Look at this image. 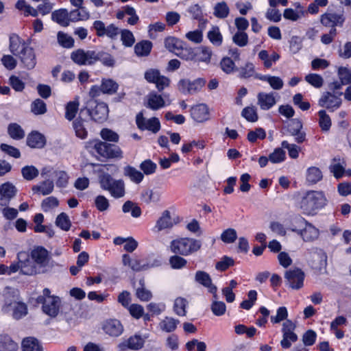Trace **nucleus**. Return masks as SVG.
<instances>
[{
  "mask_svg": "<svg viewBox=\"0 0 351 351\" xmlns=\"http://www.w3.org/2000/svg\"><path fill=\"white\" fill-rule=\"evenodd\" d=\"M173 226V223L170 216V213L165 210L162 213L161 217L157 220L153 230L160 232L164 229L170 228Z\"/></svg>",
  "mask_w": 351,
  "mask_h": 351,
  "instance_id": "31",
  "label": "nucleus"
},
{
  "mask_svg": "<svg viewBox=\"0 0 351 351\" xmlns=\"http://www.w3.org/2000/svg\"><path fill=\"white\" fill-rule=\"evenodd\" d=\"M241 116L249 122H256L258 119L257 109L253 106L244 108L241 111Z\"/></svg>",
  "mask_w": 351,
  "mask_h": 351,
  "instance_id": "48",
  "label": "nucleus"
},
{
  "mask_svg": "<svg viewBox=\"0 0 351 351\" xmlns=\"http://www.w3.org/2000/svg\"><path fill=\"white\" fill-rule=\"evenodd\" d=\"M21 173L26 180H32L38 176L39 171L33 165H27L22 168Z\"/></svg>",
  "mask_w": 351,
  "mask_h": 351,
  "instance_id": "57",
  "label": "nucleus"
},
{
  "mask_svg": "<svg viewBox=\"0 0 351 351\" xmlns=\"http://www.w3.org/2000/svg\"><path fill=\"white\" fill-rule=\"evenodd\" d=\"M165 101L162 95L155 92H152L147 96L146 106L153 110H159L165 107Z\"/></svg>",
  "mask_w": 351,
  "mask_h": 351,
  "instance_id": "26",
  "label": "nucleus"
},
{
  "mask_svg": "<svg viewBox=\"0 0 351 351\" xmlns=\"http://www.w3.org/2000/svg\"><path fill=\"white\" fill-rule=\"evenodd\" d=\"M232 42L239 47L248 44V36L245 32H237L232 36Z\"/></svg>",
  "mask_w": 351,
  "mask_h": 351,
  "instance_id": "60",
  "label": "nucleus"
},
{
  "mask_svg": "<svg viewBox=\"0 0 351 351\" xmlns=\"http://www.w3.org/2000/svg\"><path fill=\"white\" fill-rule=\"evenodd\" d=\"M17 347V343L10 336L0 335V351H16Z\"/></svg>",
  "mask_w": 351,
  "mask_h": 351,
  "instance_id": "40",
  "label": "nucleus"
},
{
  "mask_svg": "<svg viewBox=\"0 0 351 351\" xmlns=\"http://www.w3.org/2000/svg\"><path fill=\"white\" fill-rule=\"evenodd\" d=\"M305 80L306 82L316 88L322 87L324 84L323 77L317 73L308 74L305 76Z\"/></svg>",
  "mask_w": 351,
  "mask_h": 351,
  "instance_id": "59",
  "label": "nucleus"
},
{
  "mask_svg": "<svg viewBox=\"0 0 351 351\" xmlns=\"http://www.w3.org/2000/svg\"><path fill=\"white\" fill-rule=\"evenodd\" d=\"M56 224L58 227L64 231H68L71 226L69 216L64 213H62L58 215L56 220Z\"/></svg>",
  "mask_w": 351,
  "mask_h": 351,
  "instance_id": "56",
  "label": "nucleus"
},
{
  "mask_svg": "<svg viewBox=\"0 0 351 351\" xmlns=\"http://www.w3.org/2000/svg\"><path fill=\"white\" fill-rule=\"evenodd\" d=\"M152 43L149 40H142L134 46L135 54L138 57L147 56L152 50Z\"/></svg>",
  "mask_w": 351,
  "mask_h": 351,
  "instance_id": "36",
  "label": "nucleus"
},
{
  "mask_svg": "<svg viewBox=\"0 0 351 351\" xmlns=\"http://www.w3.org/2000/svg\"><path fill=\"white\" fill-rule=\"evenodd\" d=\"M141 170L143 171V175H151L155 173L157 165L155 162L149 159L143 161L139 166Z\"/></svg>",
  "mask_w": 351,
  "mask_h": 351,
  "instance_id": "61",
  "label": "nucleus"
},
{
  "mask_svg": "<svg viewBox=\"0 0 351 351\" xmlns=\"http://www.w3.org/2000/svg\"><path fill=\"white\" fill-rule=\"evenodd\" d=\"M345 166L346 163L343 159L335 158L330 165L329 169L333 176L338 179L343 176Z\"/></svg>",
  "mask_w": 351,
  "mask_h": 351,
  "instance_id": "34",
  "label": "nucleus"
},
{
  "mask_svg": "<svg viewBox=\"0 0 351 351\" xmlns=\"http://www.w3.org/2000/svg\"><path fill=\"white\" fill-rule=\"evenodd\" d=\"M207 38L215 46L219 47L223 42V36L217 26H213L207 33Z\"/></svg>",
  "mask_w": 351,
  "mask_h": 351,
  "instance_id": "37",
  "label": "nucleus"
},
{
  "mask_svg": "<svg viewBox=\"0 0 351 351\" xmlns=\"http://www.w3.org/2000/svg\"><path fill=\"white\" fill-rule=\"evenodd\" d=\"M88 121L78 117L73 121V128L77 137L85 139L88 136Z\"/></svg>",
  "mask_w": 351,
  "mask_h": 351,
  "instance_id": "24",
  "label": "nucleus"
},
{
  "mask_svg": "<svg viewBox=\"0 0 351 351\" xmlns=\"http://www.w3.org/2000/svg\"><path fill=\"white\" fill-rule=\"evenodd\" d=\"M304 277V272L298 267L291 268L285 274V278L291 285H303Z\"/></svg>",
  "mask_w": 351,
  "mask_h": 351,
  "instance_id": "20",
  "label": "nucleus"
},
{
  "mask_svg": "<svg viewBox=\"0 0 351 351\" xmlns=\"http://www.w3.org/2000/svg\"><path fill=\"white\" fill-rule=\"evenodd\" d=\"M285 152L281 148H276L269 156V161L272 163H280L285 160Z\"/></svg>",
  "mask_w": 351,
  "mask_h": 351,
  "instance_id": "63",
  "label": "nucleus"
},
{
  "mask_svg": "<svg viewBox=\"0 0 351 351\" xmlns=\"http://www.w3.org/2000/svg\"><path fill=\"white\" fill-rule=\"evenodd\" d=\"M345 18L342 14L326 12L321 16V23L328 27L335 28L336 26H342Z\"/></svg>",
  "mask_w": 351,
  "mask_h": 351,
  "instance_id": "16",
  "label": "nucleus"
},
{
  "mask_svg": "<svg viewBox=\"0 0 351 351\" xmlns=\"http://www.w3.org/2000/svg\"><path fill=\"white\" fill-rule=\"evenodd\" d=\"M319 125L322 131H328L331 127V119L324 110L318 112Z\"/></svg>",
  "mask_w": 351,
  "mask_h": 351,
  "instance_id": "50",
  "label": "nucleus"
},
{
  "mask_svg": "<svg viewBox=\"0 0 351 351\" xmlns=\"http://www.w3.org/2000/svg\"><path fill=\"white\" fill-rule=\"evenodd\" d=\"M46 143L45 136L38 132H33L27 138V144L32 148L41 149Z\"/></svg>",
  "mask_w": 351,
  "mask_h": 351,
  "instance_id": "30",
  "label": "nucleus"
},
{
  "mask_svg": "<svg viewBox=\"0 0 351 351\" xmlns=\"http://www.w3.org/2000/svg\"><path fill=\"white\" fill-rule=\"evenodd\" d=\"M257 78L262 81L267 82L274 90H280L284 85L283 80L278 76L265 75H259Z\"/></svg>",
  "mask_w": 351,
  "mask_h": 351,
  "instance_id": "38",
  "label": "nucleus"
},
{
  "mask_svg": "<svg viewBox=\"0 0 351 351\" xmlns=\"http://www.w3.org/2000/svg\"><path fill=\"white\" fill-rule=\"evenodd\" d=\"M103 330L110 336L118 337L123 332V326L119 320L109 319L104 324Z\"/></svg>",
  "mask_w": 351,
  "mask_h": 351,
  "instance_id": "25",
  "label": "nucleus"
},
{
  "mask_svg": "<svg viewBox=\"0 0 351 351\" xmlns=\"http://www.w3.org/2000/svg\"><path fill=\"white\" fill-rule=\"evenodd\" d=\"M10 44L9 49L10 52L16 56H18L21 51H23V48H27L29 45L25 42L24 40L21 39L17 34H12L9 38Z\"/></svg>",
  "mask_w": 351,
  "mask_h": 351,
  "instance_id": "23",
  "label": "nucleus"
},
{
  "mask_svg": "<svg viewBox=\"0 0 351 351\" xmlns=\"http://www.w3.org/2000/svg\"><path fill=\"white\" fill-rule=\"evenodd\" d=\"M188 301L182 297L177 298L174 301L173 311L178 316H185L186 314V308Z\"/></svg>",
  "mask_w": 351,
  "mask_h": 351,
  "instance_id": "45",
  "label": "nucleus"
},
{
  "mask_svg": "<svg viewBox=\"0 0 351 351\" xmlns=\"http://www.w3.org/2000/svg\"><path fill=\"white\" fill-rule=\"evenodd\" d=\"M326 204L324 194L320 191H308L302 198L300 207L303 213L313 215L322 209Z\"/></svg>",
  "mask_w": 351,
  "mask_h": 351,
  "instance_id": "2",
  "label": "nucleus"
},
{
  "mask_svg": "<svg viewBox=\"0 0 351 351\" xmlns=\"http://www.w3.org/2000/svg\"><path fill=\"white\" fill-rule=\"evenodd\" d=\"M191 116L193 119L199 123H202L209 119V111L208 106L204 104H199L191 108Z\"/></svg>",
  "mask_w": 351,
  "mask_h": 351,
  "instance_id": "19",
  "label": "nucleus"
},
{
  "mask_svg": "<svg viewBox=\"0 0 351 351\" xmlns=\"http://www.w3.org/2000/svg\"><path fill=\"white\" fill-rule=\"evenodd\" d=\"M53 188V182L48 179L34 185L32 190L34 194L47 195L52 193Z\"/></svg>",
  "mask_w": 351,
  "mask_h": 351,
  "instance_id": "28",
  "label": "nucleus"
},
{
  "mask_svg": "<svg viewBox=\"0 0 351 351\" xmlns=\"http://www.w3.org/2000/svg\"><path fill=\"white\" fill-rule=\"evenodd\" d=\"M70 20L72 22L86 20L89 18V12L85 7L77 8L69 12Z\"/></svg>",
  "mask_w": 351,
  "mask_h": 351,
  "instance_id": "43",
  "label": "nucleus"
},
{
  "mask_svg": "<svg viewBox=\"0 0 351 351\" xmlns=\"http://www.w3.org/2000/svg\"><path fill=\"white\" fill-rule=\"evenodd\" d=\"M20 263L21 272L25 275H34L37 273L43 272L34 262L27 258V254L25 252H21L17 255Z\"/></svg>",
  "mask_w": 351,
  "mask_h": 351,
  "instance_id": "14",
  "label": "nucleus"
},
{
  "mask_svg": "<svg viewBox=\"0 0 351 351\" xmlns=\"http://www.w3.org/2000/svg\"><path fill=\"white\" fill-rule=\"evenodd\" d=\"M136 123L141 130H149L153 133H157L160 130V123L158 118L145 119L141 112L136 115Z\"/></svg>",
  "mask_w": 351,
  "mask_h": 351,
  "instance_id": "13",
  "label": "nucleus"
},
{
  "mask_svg": "<svg viewBox=\"0 0 351 351\" xmlns=\"http://www.w3.org/2000/svg\"><path fill=\"white\" fill-rule=\"evenodd\" d=\"M5 298V311H12V316L19 320L27 315V305L19 300V291L13 287H5L3 291Z\"/></svg>",
  "mask_w": 351,
  "mask_h": 351,
  "instance_id": "1",
  "label": "nucleus"
},
{
  "mask_svg": "<svg viewBox=\"0 0 351 351\" xmlns=\"http://www.w3.org/2000/svg\"><path fill=\"white\" fill-rule=\"evenodd\" d=\"M122 261L124 265L128 266L136 271H145L160 265L158 260L150 258L140 259L136 257H131L127 254L122 256Z\"/></svg>",
  "mask_w": 351,
  "mask_h": 351,
  "instance_id": "7",
  "label": "nucleus"
},
{
  "mask_svg": "<svg viewBox=\"0 0 351 351\" xmlns=\"http://www.w3.org/2000/svg\"><path fill=\"white\" fill-rule=\"evenodd\" d=\"M306 14V11H302V10H295L291 8H287L284 11L283 16L286 19L296 21L304 17Z\"/></svg>",
  "mask_w": 351,
  "mask_h": 351,
  "instance_id": "51",
  "label": "nucleus"
},
{
  "mask_svg": "<svg viewBox=\"0 0 351 351\" xmlns=\"http://www.w3.org/2000/svg\"><path fill=\"white\" fill-rule=\"evenodd\" d=\"M38 304H42L44 313L51 317H56L60 311L61 304L60 298L55 295H51L48 288L43 290V294L38 295L36 299Z\"/></svg>",
  "mask_w": 351,
  "mask_h": 351,
  "instance_id": "6",
  "label": "nucleus"
},
{
  "mask_svg": "<svg viewBox=\"0 0 351 351\" xmlns=\"http://www.w3.org/2000/svg\"><path fill=\"white\" fill-rule=\"evenodd\" d=\"M220 67L224 73L230 74L234 71L236 66L231 58L225 57L220 62Z\"/></svg>",
  "mask_w": 351,
  "mask_h": 351,
  "instance_id": "64",
  "label": "nucleus"
},
{
  "mask_svg": "<svg viewBox=\"0 0 351 351\" xmlns=\"http://www.w3.org/2000/svg\"><path fill=\"white\" fill-rule=\"evenodd\" d=\"M23 351H43L41 343L36 338L29 337L22 341Z\"/></svg>",
  "mask_w": 351,
  "mask_h": 351,
  "instance_id": "33",
  "label": "nucleus"
},
{
  "mask_svg": "<svg viewBox=\"0 0 351 351\" xmlns=\"http://www.w3.org/2000/svg\"><path fill=\"white\" fill-rule=\"evenodd\" d=\"M8 132L10 136L14 140H20L24 138L25 132L17 123H10L8 128Z\"/></svg>",
  "mask_w": 351,
  "mask_h": 351,
  "instance_id": "46",
  "label": "nucleus"
},
{
  "mask_svg": "<svg viewBox=\"0 0 351 351\" xmlns=\"http://www.w3.org/2000/svg\"><path fill=\"white\" fill-rule=\"evenodd\" d=\"M31 111L36 115L44 114L47 112V105L40 99H36L31 104Z\"/></svg>",
  "mask_w": 351,
  "mask_h": 351,
  "instance_id": "52",
  "label": "nucleus"
},
{
  "mask_svg": "<svg viewBox=\"0 0 351 351\" xmlns=\"http://www.w3.org/2000/svg\"><path fill=\"white\" fill-rule=\"evenodd\" d=\"M0 193L10 199L15 195L16 188L12 184L5 182L0 186Z\"/></svg>",
  "mask_w": 351,
  "mask_h": 351,
  "instance_id": "62",
  "label": "nucleus"
},
{
  "mask_svg": "<svg viewBox=\"0 0 351 351\" xmlns=\"http://www.w3.org/2000/svg\"><path fill=\"white\" fill-rule=\"evenodd\" d=\"M78 108L79 102L77 101H69L65 108V118L69 121L73 120L75 117Z\"/></svg>",
  "mask_w": 351,
  "mask_h": 351,
  "instance_id": "53",
  "label": "nucleus"
},
{
  "mask_svg": "<svg viewBox=\"0 0 351 351\" xmlns=\"http://www.w3.org/2000/svg\"><path fill=\"white\" fill-rule=\"evenodd\" d=\"M88 111L90 117L95 121L103 122L108 116V107L104 102H97L92 99L88 102Z\"/></svg>",
  "mask_w": 351,
  "mask_h": 351,
  "instance_id": "9",
  "label": "nucleus"
},
{
  "mask_svg": "<svg viewBox=\"0 0 351 351\" xmlns=\"http://www.w3.org/2000/svg\"><path fill=\"white\" fill-rule=\"evenodd\" d=\"M165 47L171 52L174 53L178 56L186 60H192L193 55L192 53H189L187 56L183 53L184 49V43L179 38L176 37L169 36L165 40ZM185 51H192V49L185 48Z\"/></svg>",
  "mask_w": 351,
  "mask_h": 351,
  "instance_id": "10",
  "label": "nucleus"
},
{
  "mask_svg": "<svg viewBox=\"0 0 351 351\" xmlns=\"http://www.w3.org/2000/svg\"><path fill=\"white\" fill-rule=\"evenodd\" d=\"M311 267L318 271H325L327 266V254L321 249H313L308 260Z\"/></svg>",
  "mask_w": 351,
  "mask_h": 351,
  "instance_id": "12",
  "label": "nucleus"
},
{
  "mask_svg": "<svg viewBox=\"0 0 351 351\" xmlns=\"http://www.w3.org/2000/svg\"><path fill=\"white\" fill-rule=\"evenodd\" d=\"M58 204V199L53 196H50L43 200L41 203V208L44 212L47 213L56 208Z\"/></svg>",
  "mask_w": 351,
  "mask_h": 351,
  "instance_id": "58",
  "label": "nucleus"
},
{
  "mask_svg": "<svg viewBox=\"0 0 351 351\" xmlns=\"http://www.w3.org/2000/svg\"><path fill=\"white\" fill-rule=\"evenodd\" d=\"M144 343V339L140 335H135L119 343L118 347L121 351H126L128 349L138 350L143 348Z\"/></svg>",
  "mask_w": 351,
  "mask_h": 351,
  "instance_id": "22",
  "label": "nucleus"
},
{
  "mask_svg": "<svg viewBox=\"0 0 351 351\" xmlns=\"http://www.w3.org/2000/svg\"><path fill=\"white\" fill-rule=\"evenodd\" d=\"M306 181L308 184H315L321 181L323 178V173L321 169L315 166H311L306 170Z\"/></svg>",
  "mask_w": 351,
  "mask_h": 351,
  "instance_id": "29",
  "label": "nucleus"
},
{
  "mask_svg": "<svg viewBox=\"0 0 351 351\" xmlns=\"http://www.w3.org/2000/svg\"><path fill=\"white\" fill-rule=\"evenodd\" d=\"M341 99L329 92L323 93L318 101V104L321 107L326 108L330 112H334L341 105Z\"/></svg>",
  "mask_w": 351,
  "mask_h": 351,
  "instance_id": "15",
  "label": "nucleus"
},
{
  "mask_svg": "<svg viewBox=\"0 0 351 351\" xmlns=\"http://www.w3.org/2000/svg\"><path fill=\"white\" fill-rule=\"evenodd\" d=\"M180 321L178 319L171 317H165V319L160 322L159 326L162 331L171 332L176 329Z\"/></svg>",
  "mask_w": 351,
  "mask_h": 351,
  "instance_id": "39",
  "label": "nucleus"
},
{
  "mask_svg": "<svg viewBox=\"0 0 351 351\" xmlns=\"http://www.w3.org/2000/svg\"><path fill=\"white\" fill-rule=\"evenodd\" d=\"M288 229L297 232L305 242L315 241L319 235V230L302 217L295 218Z\"/></svg>",
  "mask_w": 351,
  "mask_h": 351,
  "instance_id": "5",
  "label": "nucleus"
},
{
  "mask_svg": "<svg viewBox=\"0 0 351 351\" xmlns=\"http://www.w3.org/2000/svg\"><path fill=\"white\" fill-rule=\"evenodd\" d=\"M200 241L189 237L178 238L170 243V250L172 253L181 256H189L201 247Z\"/></svg>",
  "mask_w": 351,
  "mask_h": 351,
  "instance_id": "4",
  "label": "nucleus"
},
{
  "mask_svg": "<svg viewBox=\"0 0 351 351\" xmlns=\"http://www.w3.org/2000/svg\"><path fill=\"white\" fill-rule=\"evenodd\" d=\"M276 104L274 93L260 92L257 94V105L263 110H268Z\"/></svg>",
  "mask_w": 351,
  "mask_h": 351,
  "instance_id": "17",
  "label": "nucleus"
},
{
  "mask_svg": "<svg viewBox=\"0 0 351 351\" xmlns=\"http://www.w3.org/2000/svg\"><path fill=\"white\" fill-rule=\"evenodd\" d=\"M199 49L200 51L197 54L196 61L209 64L213 54L212 50L210 47L206 46H202Z\"/></svg>",
  "mask_w": 351,
  "mask_h": 351,
  "instance_id": "54",
  "label": "nucleus"
},
{
  "mask_svg": "<svg viewBox=\"0 0 351 351\" xmlns=\"http://www.w3.org/2000/svg\"><path fill=\"white\" fill-rule=\"evenodd\" d=\"M230 13V8L225 1L216 3L213 8V14L218 19H225Z\"/></svg>",
  "mask_w": 351,
  "mask_h": 351,
  "instance_id": "42",
  "label": "nucleus"
},
{
  "mask_svg": "<svg viewBox=\"0 0 351 351\" xmlns=\"http://www.w3.org/2000/svg\"><path fill=\"white\" fill-rule=\"evenodd\" d=\"M118 84L112 79H103L101 84V90L103 93L112 95L118 89Z\"/></svg>",
  "mask_w": 351,
  "mask_h": 351,
  "instance_id": "41",
  "label": "nucleus"
},
{
  "mask_svg": "<svg viewBox=\"0 0 351 351\" xmlns=\"http://www.w3.org/2000/svg\"><path fill=\"white\" fill-rule=\"evenodd\" d=\"M18 56L26 69H32L35 67L36 64V56L33 48L30 46L23 48V51Z\"/></svg>",
  "mask_w": 351,
  "mask_h": 351,
  "instance_id": "21",
  "label": "nucleus"
},
{
  "mask_svg": "<svg viewBox=\"0 0 351 351\" xmlns=\"http://www.w3.org/2000/svg\"><path fill=\"white\" fill-rule=\"evenodd\" d=\"M31 256L34 263L43 271V267L48 263V252L43 247H37L32 251Z\"/></svg>",
  "mask_w": 351,
  "mask_h": 351,
  "instance_id": "18",
  "label": "nucleus"
},
{
  "mask_svg": "<svg viewBox=\"0 0 351 351\" xmlns=\"http://www.w3.org/2000/svg\"><path fill=\"white\" fill-rule=\"evenodd\" d=\"M96 51L77 49L71 54V60L78 65H91L96 62Z\"/></svg>",
  "mask_w": 351,
  "mask_h": 351,
  "instance_id": "11",
  "label": "nucleus"
},
{
  "mask_svg": "<svg viewBox=\"0 0 351 351\" xmlns=\"http://www.w3.org/2000/svg\"><path fill=\"white\" fill-rule=\"evenodd\" d=\"M99 183L103 190L108 191L115 199L121 198L125 194L124 181L113 178L108 173L101 172L99 175Z\"/></svg>",
  "mask_w": 351,
  "mask_h": 351,
  "instance_id": "3",
  "label": "nucleus"
},
{
  "mask_svg": "<svg viewBox=\"0 0 351 351\" xmlns=\"http://www.w3.org/2000/svg\"><path fill=\"white\" fill-rule=\"evenodd\" d=\"M169 263L173 269H181L186 267L187 261L179 254H174L170 256Z\"/></svg>",
  "mask_w": 351,
  "mask_h": 351,
  "instance_id": "49",
  "label": "nucleus"
},
{
  "mask_svg": "<svg viewBox=\"0 0 351 351\" xmlns=\"http://www.w3.org/2000/svg\"><path fill=\"white\" fill-rule=\"evenodd\" d=\"M69 18L70 14L66 9L55 10L51 14L52 20L64 27L69 25L71 21Z\"/></svg>",
  "mask_w": 351,
  "mask_h": 351,
  "instance_id": "32",
  "label": "nucleus"
},
{
  "mask_svg": "<svg viewBox=\"0 0 351 351\" xmlns=\"http://www.w3.org/2000/svg\"><path fill=\"white\" fill-rule=\"evenodd\" d=\"M125 15L130 16L128 19V23L131 25L136 24L139 20L135 9L132 6H123L122 9L117 13V18L118 19H123Z\"/></svg>",
  "mask_w": 351,
  "mask_h": 351,
  "instance_id": "27",
  "label": "nucleus"
},
{
  "mask_svg": "<svg viewBox=\"0 0 351 351\" xmlns=\"http://www.w3.org/2000/svg\"><path fill=\"white\" fill-rule=\"evenodd\" d=\"M282 339L280 341L281 346L285 349H288L291 346V343L297 341L298 337L294 331L282 333Z\"/></svg>",
  "mask_w": 351,
  "mask_h": 351,
  "instance_id": "55",
  "label": "nucleus"
},
{
  "mask_svg": "<svg viewBox=\"0 0 351 351\" xmlns=\"http://www.w3.org/2000/svg\"><path fill=\"white\" fill-rule=\"evenodd\" d=\"M141 198L147 204L158 202L160 199V193L158 191L145 189L142 192Z\"/></svg>",
  "mask_w": 351,
  "mask_h": 351,
  "instance_id": "44",
  "label": "nucleus"
},
{
  "mask_svg": "<svg viewBox=\"0 0 351 351\" xmlns=\"http://www.w3.org/2000/svg\"><path fill=\"white\" fill-rule=\"evenodd\" d=\"M124 176L129 178L131 182L135 184L141 183L143 178V173L132 166H126L123 169Z\"/></svg>",
  "mask_w": 351,
  "mask_h": 351,
  "instance_id": "35",
  "label": "nucleus"
},
{
  "mask_svg": "<svg viewBox=\"0 0 351 351\" xmlns=\"http://www.w3.org/2000/svg\"><path fill=\"white\" fill-rule=\"evenodd\" d=\"M123 212L125 213H131L133 217H138L141 215V210L138 206L131 201L125 202L122 207Z\"/></svg>",
  "mask_w": 351,
  "mask_h": 351,
  "instance_id": "47",
  "label": "nucleus"
},
{
  "mask_svg": "<svg viewBox=\"0 0 351 351\" xmlns=\"http://www.w3.org/2000/svg\"><path fill=\"white\" fill-rule=\"evenodd\" d=\"M90 146L93 145L95 152L101 157L104 158H122V152L116 145L109 144L100 141H95L89 143Z\"/></svg>",
  "mask_w": 351,
  "mask_h": 351,
  "instance_id": "8",
  "label": "nucleus"
}]
</instances>
